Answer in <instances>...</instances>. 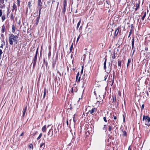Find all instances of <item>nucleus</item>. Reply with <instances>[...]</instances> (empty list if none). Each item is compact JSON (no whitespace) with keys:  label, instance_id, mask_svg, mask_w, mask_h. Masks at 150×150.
Here are the masks:
<instances>
[{"label":"nucleus","instance_id":"cd10ccee","mask_svg":"<svg viewBox=\"0 0 150 150\" xmlns=\"http://www.w3.org/2000/svg\"><path fill=\"white\" fill-rule=\"evenodd\" d=\"M63 4L64 5V7L66 8V6H67V4L66 2L65 1H64Z\"/></svg>","mask_w":150,"mask_h":150},{"label":"nucleus","instance_id":"f03ea898","mask_svg":"<svg viewBox=\"0 0 150 150\" xmlns=\"http://www.w3.org/2000/svg\"><path fill=\"white\" fill-rule=\"evenodd\" d=\"M143 121H145V123L146 125L148 126H149L150 125V123H149L150 119L149 118L148 116H145L144 115L143 118Z\"/></svg>","mask_w":150,"mask_h":150},{"label":"nucleus","instance_id":"864d4df0","mask_svg":"<svg viewBox=\"0 0 150 150\" xmlns=\"http://www.w3.org/2000/svg\"><path fill=\"white\" fill-rule=\"evenodd\" d=\"M23 133H22L21 134L20 136H23Z\"/></svg>","mask_w":150,"mask_h":150},{"label":"nucleus","instance_id":"603ef678","mask_svg":"<svg viewBox=\"0 0 150 150\" xmlns=\"http://www.w3.org/2000/svg\"><path fill=\"white\" fill-rule=\"evenodd\" d=\"M3 6H1L0 8H3Z\"/></svg>","mask_w":150,"mask_h":150},{"label":"nucleus","instance_id":"c9c22d12","mask_svg":"<svg viewBox=\"0 0 150 150\" xmlns=\"http://www.w3.org/2000/svg\"><path fill=\"white\" fill-rule=\"evenodd\" d=\"M2 53L3 52L2 50L1 49H0V59H1V56L2 54Z\"/></svg>","mask_w":150,"mask_h":150},{"label":"nucleus","instance_id":"39448f33","mask_svg":"<svg viewBox=\"0 0 150 150\" xmlns=\"http://www.w3.org/2000/svg\"><path fill=\"white\" fill-rule=\"evenodd\" d=\"M45 146V143H41L40 145V150H43Z\"/></svg>","mask_w":150,"mask_h":150},{"label":"nucleus","instance_id":"a19ab883","mask_svg":"<svg viewBox=\"0 0 150 150\" xmlns=\"http://www.w3.org/2000/svg\"><path fill=\"white\" fill-rule=\"evenodd\" d=\"M42 8H39V16L40 17V13H41V9H42Z\"/></svg>","mask_w":150,"mask_h":150},{"label":"nucleus","instance_id":"338daca9","mask_svg":"<svg viewBox=\"0 0 150 150\" xmlns=\"http://www.w3.org/2000/svg\"><path fill=\"white\" fill-rule=\"evenodd\" d=\"M49 125H48L47 126V127H49Z\"/></svg>","mask_w":150,"mask_h":150},{"label":"nucleus","instance_id":"7ed1b4c3","mask_svg":"<svg viewBox=\"0 0 150 150\" xmlns=\"http://www.w3.org/2000/svg\"><path fill=\"white\" fill-rule=\"evenodd\" d=\"M37 57L36 56H34V57H33V59L32 60V62L31 64V65L32 64H33V67L34 68L36 65V63L37 62Z\"/></svg>","mask_w":150,"mask_h":150},{"label":"nucleus","instance_id":"6ab92c4d","mask_svg":"<svg viewBox=\"0 0 150 150\" xmlns=\"http://www.w3.org/2000/svg\"><path fill=\"white\" fill-rule=\"evenodd\" d=\"M47 92V89L46 88H45L44 91V96H43V98L44 99L45 97L46 93Z\"/></svg>","mask_w":150,"mask_h":150},{"label":"nucleus","instance_id":"774afa93","mask_svg":"<svg viewBox=\"0 0 150 150\" xmlns=\"http://www.w3.org/2000/svg\"><path fill=\"white\" fill-rule=\"evenodd\" d=\"M80 99V98H79V100Z\"/></svg>","mask_w":150,"mask_h":150},{"label":"nucleus","instance_id":"c756f323","mask_svg":"<svg viewBox=\"0 0 150 150\" xmlns=\"http://www.w3.org/2000/svg\"><path fill=\"white\" fill-rule=\"evenodd\" d=\"M103 130H105V131H106L107 130V127H106V125H104V127L103 128Z\"/></svg>","mask_w":150,"mask_h":150},{"label":"nucleus","instance_id":"473e14b6","mask_svg":"<svg viewBox=\"0 0 150 150\" xmlns=\"http://www.w3.org/2000/svg\"><path fill=\"white\" fill-rule=\"evenodd\" d=\"M50 130L49 132L48 133V135L50 136L51 137L52 135V133L51 134L50 133Z\"/></svg>","mask_w":150,"mask_h":150},{"label":"nucleus","instance_id":"f704fd0d","mask_svg":"<svg viewBox=\"0 0 150 150\" xmlns=\"http://www.w3.org/2000/svg\"><path fill=\"white\" fill-rule=\"evenodd\" d=\"M116 100V99L115 97H113V101L114 102H115Z\"/></svg>","mask_w":150,"mask_h":150},{"label":"nucleus","instance_id":"2eb2a0df","mask_svg":"<svg viewBox=\"0 0 150 150\" xmlns=\"http://www.w3.org/2000/svg\"><path fill=\"white\" fill-rule=\"evenodd\" d=\"M100 96H98L96 98V99H97V101L98 102H101V101H103V99H101L100 98Z\"/></svg>","mask_w":150,"mask_h":150},{"label":"nucleus","instance_id":"6e6552de","mask_svg":"<svg viewBox=\"0 0 150 150\" xmlns=\"http://www.w3.org/2000/svg\"><path fill=\"white\" fill-rule=\"evenodd\" d=\"M80 74L79 73V72H78L76 77V81H77L78 78V81L79 82L80 81Z\"/></svg>","mask_w":150,"mask_h":150},{"label":"nucleus","instance_id":"7c9ffc66","mask_svg":"<svg viewBox=\"0 0 150 150\" xmlns=\"http://www.w3.org/2000/svg\"><path fill=\"white\" fill-rule=\"evenodd\" d=\"M31 3L29 1L28 2V6L30 8V7L31 5Z\"/></svg>","mask_w":150,"mask_h":150},{"label":"nucleus","instance_id":"5fc2aeb1","mask_svg":"<svg viewBox=\"0 0 150 150\" xmlns=\"http://www.w3.org/2000/svg\"><path fill=\"white\" fill-rule=\"evenodd\" d=\"M67 125H68V122L67 120Z\"/></svg>","mask_w":150,"mask_h":150},{"label":"nucleus","instance_id":"72a5a7b5","mask_svg":"<svg viewBox=\"0 0 150 150\" xmlns=\"http://www.w3.org/2000/svg\"><path fill=\"white\" fill-rule=\"evenodd\" d=\"M134 46V38H133L132 39V46Z\"/></svg>","mask_w":150,"mask_h":150},{"label":"nucleus","instance_id":"2f4dec72","mask_svg":"<svg viewBox=\"0 0 150 150\" xmlns=\"http://www.w3.org/2000/svg\"><path fill=\"white\" fill-rule=\"evenodd\" d=\"M56 64L55 61H53L52 63V65L53 68H54L55 66V65Z\"/></svg>","mask_w":150,"mask_h":150},{"label":"nucleus","instance_id":"c85d7f7f","mask_svg":"<svg viewBox=\"0 0 150 150\" xmlns=\"http://www.w3.org/2000/svg\"><path fill=\"white\" fill-rule=\"evenodd\" d=\"M66 9V8L64 7L62 11V13L63 14H64L65 13Z\"/></svg>","mask_w":150,"mask_h":150},{"label":"nucleus","instance_id":"bb28decb","mask_svg":"<svg viewBox=\"0 0 150 150\" xmlns=\"http://www.w3.org/2000/svg\"><path fill=\"white\" fill-rule=\"evenodd\" d=\"M42 133H41L39 135V137L37 138V140H38L42 136Z\"/></svg>","mask_w":150,"mask_h":150},{"label":"nucleus","instance_id":"13d9d810","mask_svg":"<svg viewBox=\"0 0 150 150\" xmlns=\"http://www.w3.org/2000/svg\"><path fill=\"white\" fill-rule=\"evenodd\" d=\"M123 120H124V121H125V117H124L123 115Z\"/></svg>","mask_w":150,"mask_h":150},{"label":"nucleus","instance_id":"ea45409f","mask_svg":"<svg viewBox=\"0 0 150 150\" xmlns=\"http://www.w3.org/2000/svg\"><path fill=\"white\" fill-rule=\"evenodd\" d=\"M0 3L3 4L4 3V0H0Z\"/></svg>","mask_w":150,"mask_h":150},{"label":"nucleus","instance_id":"c03bdc74","mask_svg":"<svg viewBox=\"0 0 150 150\" xmlns=\"http://www.w3.org/2000/svg\"><path fill=\"white\" fill-rule=\"evenodd\" d=\"M132 46V50H134L133 52V53H134V49L135 48L134 47V46Z\"/></svg>","mask_w":150,"mask_h":150},{"label":"nucleus","instance_id":"1a4fd4ad","mask_svg":"<svg viewBox=\"0 0 150 150\" xmlns=\"http://www.w3.org/2000/svg\"><path fill=\"white\" fill-rule=\"evenodd\" d=\"M106 61H107V59L106 58H105V62L103 64V69L104 70H105V71L106 72Z\"/></svg>","mask_w":150,"mask_h":150},{"label":"nucleus","instance_id":"412c9836","mask_svg":"<svg viewBox=\"0 0 150 150\" xmlns=\"http://www.w3.org/2000/svg\"><path fill=\"white\" fill-rule=\"evenodd\" d=\"M28 148H31L32 150H33V144H30V145H29Z\"/></svg>","mask_w":150,"mask_h":150},{"label":"nucleus","instance_id":"20e7f679","mask_svg":"<svg viewBox=\"0 0 150 150\" xmlns=\"http://www.w3.org/2000/svg\"><path fill=\"white\" fill-rule=\"evenodd\" d=\"M38 5L39 8H42V1H41V0H38Z\"/></svg>","mask_w":150,"mask_h":150},{"label":"nucleus","instance_id":"4468645a","mask_svg":"<svg viewBox=\"0 0 150 150\" xmlns=\"http://www.w3.org/2000/svg\"><path fill=\"white\" fill-rule=\"evenodd\" d=\"M16 29V26L14 25H13L12 26V32L13 33H14Z\"/></svg>","mask_w":150,"mask_h":150},{"label":"nucleus","instance_id":"4c0bfd02","mask_svg":"<svg viewBox=\"0 0 150 150\" xmlns=\"http://www.w3.org/2000/svg\"><path fill=\"white\" fill-rule=\"evenodd\" d=\"M111 129H112V127H111V126H109V129H108V130H109V131L110 132Z\"/></svg>","mask_w":150,"mask_h":150},{"label":"nucleus","instance_id":"69168bd1","mask_svg":"<svg viewBox=\"0 0 150 150\" xmlns=\"http://www.w3.org/2000/svg\"><path fill=\"white\" fill-rule=\"evenodd\" d=\"M94 93H95V94H96V92H95V91H94Z\"/></svg>","mask_w":150,"mask_h":150},{"label":"nucleus","instance_id":"393cba45","mask_svg":"<svg viewBox=\"0 0 150 150\" xmlns=\"http://www.w3.org/2000/svg\"><path fill=\"white\" fill-rule=\"evenodd\" d=\"M73 44H72V45H71L70 49V52H71L72 53H73L72 52V50L73 49Z\"/></svg>","mask_w":150,"mask_h":150},{"label":"nucleus","instance_id":"e433bc0d","mask_svg":"<svg viewBox=\"0 0 150 150\" xmlns=\"http://www.w3.org/2000/svg\"><path fill=\"white\" fill-rule=\"evenodd\" d=\"M18 6L19 7L20 6V1L19 0H17Z\"/></svg>","mask_w":150,"mask_h":150},{"label":"nucleus","instance_id":"f3484780","mask_svg":"<svg viewBox=\"0 0 150 150\" xmlns=\"http://www.w3.org/2000/svg\"><path fill=\"white\" fill-rule=\"evenodd\" d=\"M131 63V59L130 58L128 60V62L127 63V67L128 68V66Z\"/></svg>","mask_w":150,"mask_h":150},{"label":"nucleus","instance_id":"680f3d73","mask_svg":"<svg viewBox=\"0 0 150 150\" xmlns=\"http://www.w3.org/2000/svg\"><path fill=\"white\" fill-rule=\"evenodd\" d=\"M83 70V67L82 68V70H81V72H82Z\"/></svg>","mask_w":150,"mask_h":150},{"label":"nucleus","instance_id":"9b49d317","mask_svg":"<svg viewBox=\"0 0 150 150\" xmlns=\"http://www.w3.org/2000/svg\"><path fill=\"white\" fill-rule=\"evenodd\" d=\"M17 6L15 4L13 3V9L12 10V11H13V10H15V11L16 12L17 10Z\"/></svg>","mask_w":150,"mask_h":150},{"label":"nucleus","instance_id":"f257e3e1","mask_svg":"<svg viewBox=\"0 0 150 150\" xmlns=\"http://www.w3.org/2000/svg\"><path fill=\"white\" fill-rule=\"evenodd\" d=\"M16 33L17 34V35H14L13 34H11L9 37V42L10 45H13V41L16 44H17L18 39V36L19 33V31L17 30L16 31Z\"/></svg>","mask_w":150,"mask_h":150},{"label":"nucleus","instance_id":"6e6d98bb","mask_svg":"<svg viewBox=\"0 0 150 150\" xmlns=\"http://www.w3.org/2000/svg\"><path fill=\"white\" fill-rule=\"evenodd\" d=\"M73 88H72V89H71V92L72 93H73Z\"/></svg>","mask_w":150,"mask_h":150},{"label":"nucleus","instance_id":"b1692460","mask_svg":"<svg viewBox=\"0 0 150 150\" xmlns=\"http://www.w3.org/2000/svg\"><path fill=\"white\" fill-rule=\"evenodd\" d=\"M122 136H127V132L125 131H123Z\"/></svg>","mask_w":150,"mask_h":150},{"label":"nucleus","instance_id":"58836bf2","mask_svg":"<svg viewBox=\"0 0 150 150\" xmlns=\"http://www.w3.org/2000/svg\"><path fill=\"white\" fill-rule=\"evenodd\" d=\"M144 104H143L142 105V107L141 108V110H142L144 108Z\"/></svg>","mask_w":150,"mask_h":150},{"label":"nucleus","instance_id":"4be33fe9","mask_svg":"<svg viewBox=\"0 0 150 150\" xmlns=\"http://www.w3.org/2000/svg\"><path fill=\"white\" fill-rule=\"evenodd\" d=\"M146 15V12H145L144 13V15L143 16H142V20H144V18H145Z\"/></svg>","mask_w":150,"mask_h":150},{"label":"nucleus","instance_id":"052dcab7","mask_svg":"<svg viewBox=\"0 0 150 150\" xmlns=\"http://www.w3.org/2000/svg\"><path fill=\"white\" fill-rule=\"evenodd\" d=\"M131 32H130L129 33V36H130V34H131Z\"/></svg>","mask_w":150,"mask_h":150},{"label":"nucleus","instance_id":"a878e982","mask_svg":"<svg viewBox=\"0 0 150 150\" xmlns=\"http://www.w3.org/2000/svg\"><path fill=\"white\" fill-rule=\"evenodd\" d=\"M81 22V20H80L77 23V28H78L79 27V26Z\"/></svg>","mask_w":150,"mask_h":150},{"label":"nucleus","instance_id":"4d7b16f0","mask_svg":"<svg viewBox=\"0 0 150 150\" xmlns=\"http://www.w3.org/2000/svg\"><path fill=\"white\" fill-rule=\"evenodd\" d=\"M106 76H105V78H105L104 80H105H105L106 78Z\"/></svg>","mask_w":150,"mask_h":150},{"label":"nucleus","instance_id":"0eeeda50","mask_svg":"<svg viewBox=\"0 0 150 150\" xmlns=\"http://www.w3.org/2000/svg\"><path fill=\"white\" fill-rule=\"evenodd\" d=\"M96 110L97 109L96 108H93L92 109L89 110V112L90 114H92L94 113V112H96Z\"/></svg>","mask_w":150,"mask_h":150},{"label":"nucleus","instance_id":"ddd939ff","mask_svg":"<svg viewBox=\"0 0 150 150\" xmlns=\"http://www.w3.org/2000/svg\"><path fill=\"white\" fill-rule=\"evenodd\" d=\"M5 30V26L4 24L2 27L1 31V33H4Z\"/></svg>","mask_w":150,"mask_h":150},{"label":"nucleus","instance_id":"3c124183","mask_svg":"<svg viewBox=\"0 0 150 150\" xmlns=\"http://www.w3.org/2000/svg\"><path fill=\"white\" fill-rule=\"evenodd\" d=\"M0 47L1 48H3V45L2 44H1V45L0 46Z\"/></svg>","mask_w":150,"mask_h":150},{"label":"nucleus","instance_id":"5701e85b","mask_svg":"<svg viewBox=\"0 0 150 150\" xmlns=\"http://www.w3.org/2000/svg\"><path fill=\"white\" fill-rule=\"evenodd\" d=\"M1 19H2V21H4L6 19L5 15H3L2 16Z\"/></svg>","mask_w":150,"mask_h":150},{"label":"nucleus","instance_id":"9d476101","mask_svg":"<svg viewBox=\"0 0 150 150\" xmlns=\"http://www.w3.org/2000/svg\"><path fill=\"white\" fill-rule=\"evenodd\" d=\"M120 28H118L115 30V33H114V36H116L117 35H118V33L119 30Z\"/></svg>","mask_w":150,"mask_h":150},{"label":"nucleus","instance_id":"423d86ee","mask_svg":"<svg viewBox=\"0 0 150 150\" xmlns=\"http://www.w3.org/2000/svg\"><path fill=\"white\" fill-rule=\"evenodd\" d=\"M140 4V1H138V3H136L135 4V5L136 6V8L135 9V11H136L137 10H138L139 8V5Z\"/></svg>","mask_w":150,"mask_h":150},{"label":"nucleus","instance_id":"0e129e2a","mask_svg":"<svg viewBox=\"0 0 150 150\" xmlns=\"http://www.w3.org/2000/svg\"><path fill=\"white\" fill-rule=\"evenodd\" d=\"M47 62L46 63V66L47 65Z\"/></svg>","mask_w":150,"mask_h":150},{"label":"nucleus","instance_id":"a18cd8bd","mask_svg":"<svg viewBox=\"0 0 150 150\" xmlns=\"http://www.w3.org/2000/svg\"><path fill=\"white\" fill-rule=\"evenodd\" d=\"M75 115H74V116L73 117V121L74 122H76V120H75V117H74V116Z\"/></svg>","mask_w":150,"mask_h":150},{"label":"nucleus","instance_id":"dca6fc26","mask_svg":"<svg viewBox=\"0 0 150 150\" xmlns=\"http://www.w3.org/2000/svg\"><path fill=\"white\" fill-rule=\"evenodd\" d=\"M121 62L120 60H118L117 64L119 67V68L120 69L121 67Z\"/></svg>","mask_w":150,"mask_h":150},{"label":"nucleus","instance_id":"e2e57ef3","mask_svg":"<svg viewBox=\"0 0 150 150\" xmlns=\"http://www.w3.org/2000/svg\"><path fill=\"white\" fill-rule=\"evenodd\" d=\"M6 2H7L8 1V0H5Z\"/></svg>","mask_w":150,"mask_h":150},{"label":"nucleus","instance_id":"49530a36","mask_svg":"<svg viewBox=\"0 0 150 150\" xmlns=\"http://www.w3.org/2000/svg\"><path fill=\"white\" fill-rule=\"evenodd\" d=\"M115 54H114L113 56L112 57V58H113V59H115Z\"/></svg>","mask_w":150,"mask_h":150},{"label":"nucleus","instance_id":"aec40b11","mask_svg":"<svg viewBox=\"0 0 150 150\" xmlns=\"http://www.w3.org/2000/svg\"><path fill=\"white\" fill-rule=\"evenodd\" d=\"M39 19H40V17L39 16L37 17L36 19V22L35 23L37 25L38 23V22H39Z\"/></svg>","mask_w":150,"mask_h":150},{"label":"nucleus","instance_id":"de8ad7c7","mask_svg":"<svg viewBox=\"0 0 150 150\" xmlns=\"http://www.w3.org/2000/svg\"><path fill=\"white\" fill-rule=\"evenodd\" d=\"M80 38V35H79V36H78V38H77V42L78 41V40H79V38Z\"/></svg>","mask_w":150,"mask_h":150},{"label":"nucleus","instance_id":"bf43d9fd","mask_svg":"<svg viewBox=\"0 0 150 150\" xmlns=\"http://www.w3.org/2000/svg\"><path fill=\"white\" fill-rule=\"evenodd\" d=\"M148 50V48H145V50Z\"/></svg>","mask_w":150,"mask_h":150},{"label":"nucleus","instance_id":"09e8293b","mask_svg":"<svg viewBox=\"0 0 150 150\" xmlns=\"http://www.w3.org/2000/svg\"><path fill=\"white\" fill-rule=\"evenodd\" d=\"M113 119H114V120H116V119H117V117H116V116H114Z\"/></svg>","mask_w":150,"mask_h":150},{"label":"nucleus","instance_id":"37998d69","mask_svg":"<svg viewBox=\"0 0 150 150\" xmlns=\"http://www.w3.org/2000/svg\"><path fill=\"white\" fill-rule=\"evenodd\" d=\"M38 52V50H37V51H36L35 55V56H36V57H37Z\"/></svg>","mask_w":150,"mask_h":150},{"label":"nucleus","instance_id":"a211bd4d","mask_svg":"<svg viewBox=\"0 0 150 150\" xmlns=\"http://www.w3.org/2000/svg\"><path fill=\"white\" fill-rule=\"evenodd\" d=\"M46 125H44L42 128V131L43 132H45L46 130Z\"/></svg>","mask_w":150,"mask_h":150},{"label":"nucleus","instance_id":"8fccbe9b","mask_svg":"<svg viewBox=\"0 0 150 150\" xmlns=\"http://www.w3.org/2000/svg\"><path fill=\"white\" fill-rule=\"evenodd\" d=\"M132 150V149H131V148L130 147V146H129L128 148V150Z\"/></svg>","mask_w":150,"mask_h":150},{"label":"nucleus","instance_id":"79ce46f5","mask_svg":"<svg viewBox=\"0 0 150 150\" xmlns=\"http://www.w3.org/2000/svg\"><path fill=\"white\" fill-rule=\"evenodd\" d=\"M103 120H104L105 122H106L107 121V120H106V117H103Z\"/></svg>","mask_w":150,"mask_h":150},{"label":"nucleus","instance_id":"f8f14e48","mask_svg":"<svg viewBox=\"0 0 150 150\" xmlns=\"http://www.w3.org/2000/svg\"><path fill=\"white\" fill-rule=\"evenodd\" d=\"M27 107V106H26V107L25 108H24L23 110V112L22 117H24L25 116V112L26 111Z\"/></svg>","mask_w":150,"mask_h":150}]
</instances>
